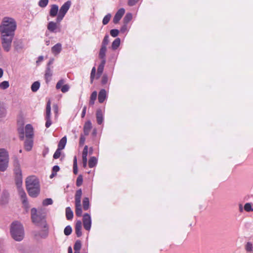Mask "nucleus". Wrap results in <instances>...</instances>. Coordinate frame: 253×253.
I'll use <instances>...</instances> for the list:
<instances>
[{
  "mask_svg": "<svg viewBox=\"0 0 253 253\" xmlns=\"http://www.w3.org/2000/svg\"><path fill=\"white\" fill-rule=\"evenodd\" d=\"M26 190L29 196L37 197L40 192V185L39 179L35 175L27 177L25 181Z\"/></svg>",
  "mask_w": 253,
  "mask_h": 253,
  "instance_id": "obj_1",
  "label": "nucleus"
},
{
  "mask_svg": "<svg viewBox=\"0 0 253 253\" xmlns=\"http://www.w3.org/2000/svg\"><path fill=\"white\" fill-rule=\"evenodd\" d=\"M16 28V23L13 18L4 17L0 26V31L1 34H14Z\"/></svg>",
  "mask_w": 253,
  "mask_h": 253,
  "instance_id": "obj_2",
  "label": "nucleus"
},
{
  "mask_svg": "<svg viewBox=\"0 0 253 253\" xmlns=\"http://www.w3.org/2000/svg\"><path fill=\"white\" fill-rule=\"evenodd\" d=\"M10 232L12 238L16 241H20L24 237V229L22 224L15 221L11 224Z\"/></svg>",
  "mask_w": 253,
  "mask_h": 253,
  "instance_id": "obj_3",
  "label": "nucleus"
},
{
  "mask_svg": "<svg viewBox=\"0 0 253 253\" xmlns=\"http://www.w3.org/2000/svg\"><path fill=\"white\" fill-rule=\"evenodd\" d=\"M36 209L33 208L31 209V218L33 223L45 229L46 235L47 234V226L44 216L39 215L37 213Z\"/></svg>",
  "mask_w": 253,
  "mask_h": 253,
  "instance_id": "obj_4",
  "label": "nucleus"
},
{
  "mask_svg": "<svg viewBox=\"0 0 253 253\" xmlns=\"http://www.w3.org/2000/svg\"><path fill=\"white\" fill-rule=\"evenodd\" d=\"M9 155L5 149H0V170L4 171L8 167Z\"/></svg>",
  "mask_w": 253,
  "mask_h": 253,
  "instance_id": "obj_5",
  "label": "nucleus"
},
{
  "mask_svg": "<svg viewBox=\"0 0 253 253\" xmlns=\"http://www.w3.org/2000/svg\"><path fill=\"white\" fill-rule=\"evenodd\" d=\"M14 171L16 177L17 179V184L21 186L22 183V171L20 168V165L19 160L16 157H13Z\"/></svg>",
  "mask_w": 253,
  "mask_h": 253,
  "instance_id": "obj_6",
  "label": "nucleus"
},
{
  "mask_svg": "<svg viewBox=\"0 0 253 253\" xmlns=\"http://www.w3.org/2000/svg\"><path fill=\"white\" fill-rule=\"evenodd\" d=\"M82 191L81 189L78 190L75 194V213L77 216L81 217L82 215V210L81 206V197Z\"/></svg>",
  "mask_w": 253,
  "mask_h": 253,
  "instance_id": "obj_7",
  "label": "nucleus"
},
{
  "mask_svg": "<svg viewBox=\"0 0 253 253\" xmlns=\"http://www.w3.org/2000/svg\"><path fill=\"white\" fill-rule=\"evenodd\" d=\"M14 34H1L2 45L4 50L7 52L10 49L12 41Z\"/></svg>",
  "mask_w": 253,
  "mask_h": 253,
  "instance_id": "obj_8",
  "label": "nucleus"
},
{
  "mask_svg": "<svg viewBox=\"0 0 253 253\" xmlns=\"http://www.w3.org/2000/svg\"><path fill=\"white\" fill-rule=\"evenodd\" d=\"M71 5V1L68 0L66 1L65 3H64L63 4V5L60 7L59 10L58 14L57 15V17L56 19L57 22L60 23L62 20L65 14H66L68 10L70 8Z\"/></svg>",
  "mask_w": 253,
  "mask_h": 253,
  "instance_id": "obj_9",
  "label": "nucleus"
},
{
  "mask_svg": "<svg viewBox=\"0 0 253 253\" xmlns=\"http://www.w3.org/2000/svg\"><path fill=\"white\" fill-rule=\"evenodd\" d=\"M83 221L84 228L89 231L91 225V217L89 214L88 213L84 214L83 216Z\"/></svg>",
  "mask_w": 253,
  "mask_h": 253,
  "instance_id": "obj_10",
  "label": "nucleus"
},
{
  "mask_svg": "<svg viewBox=\"0 0 253 253\" xmlns=\"http://www.w3.org/2000/svg\"><path fill=\"white\" fill-rule=\"evenodd\" d=\"M47 28L50 32L52 33L56 32L58 29V31H60L59 23L53 21L49 22L48 23Z\"/></svg>",
  "mask_w": 253,
  "mask_h": 253,
  "instance_id": "obj_11",
  "label": "nucleus"
},
{
  "mask_svg": "<svg viewBox=\"0 0 253 253\" xmlns=\"http://www.w3.org/2000/svg\"><path fill=\"white\" fill-rule=\"evenodd\" d=\"M18 193L22 201V203L26 208H28V203L27 196L24 190L20 187L18 188Z\"/></svg>",
  "mask_w": 253,
  "mask_h": 253,
  "instance_id": "obj_12",
  "label": "nucleus"
},
{
  "mask_svg": "<svg viewBox=\"0 0 253 253\" xmlns=\"http://www.w3.org/2000/svg\"><path fill=\"white\" fill-rule=\"evenodd\" d=\"M125 10L124 8H122L118 10L113 18V22L117 24L121 20L124 14H125Z\"/></svg>",
  "mask_w": 253,
  "mask_h": 253,
  "instance_id": "obj_13",
  "label": "nucleus"
},
{
  "mask_svg": "<svg viewBox=\"0 0 253 253\" xmlns=\"http://www.w3.org/2000/svg\"><path fill=\"white\" fill-rule=\"evenodd\" d=\"M33 128L31 125H27L25 126V135L27 138H31L33 136Z\"/></svg>",
  "mask_w": 253,
  "mask_h": 253,
  "instance_id": "obj_14",
  "label": "nucleus"
},
{
  "mask_svg": "<svg viewBox=\"0 0 253 253\" xmlns=\"http://www.w3.org/2000/svg\"><path fill=\"white\" fill-rule=\"evenodd\" d=\"M82 223L81 221H77L75 225V232L78 237H81L82 235Z\"/></svg>",
  "mask_w": 253,
  "mask_h": 253,
  "instance_id": "obj_15",
  "label": "nucleus"
},
{
  "mask_svg": "<svg viewBox=\"0 0 253 253\" xmlns=\"http://www.w3.org/2000/svg\"><path fill=\"white\" fill-rule=\"evenodd\" d=\"M107 98V92L104 89H102L99 92L98 99L100 103H102Z\"/></svg>",
  "mask_w": 253,
  "mask_h": 253,
  "instance_id": "obj_16",
  "label": "nucleus"
},
{
  "mask_svg": "<svg viewBox=\"0 0 253 253\" xmlns=\"http://www.w3.org/2000/svg\"><path fill=\"white\" fill-rule=\"evenodd\" d=\"M59 10L58 6L56 4H52L49 10V15L52 17H54L58 15Z\"/></svg>",
  "mask_w": 253,
  "mask_h": 253,
  "instance_id": "obj_17",
  "label": "nucleus"
},
{
  "mask_svg": "<svg viewBox=\"0 0 253 253\" xmlns=\"http://www.w3.org/2000/svg\"><path fill=\"white\" fill-rule=\"evenodd\" d=\"M62 50V45L60 43H57L51 48V51L54 55H58Z\"/></svg>",
  "mask_w": 253,
  "mask_h": 253,
  "instance_id": "obj_18",
  "label": "nucleus"
},
{
  "mask_svg": "<svg viewBox=\"0 0 253 253\" xmlns=\"http://www.w3.org/2000/svg\"><path fill=\"white\" fill-rule=\"evenodd\" d=\"M92 128V124L90 121H88L85 123L84 126V135H88Z\"/></svg>",
  "mask_w": 253,
  "mask_h": 253,
  "instance_id": "obj_19",
  "label": "nucleus"
},
{
  "mask_svg": "<svg viewBox=\"0 0 253 253\" xmlns=\"http://www.w3.org/2000/svg\"><path fill=\"white\" fill-rule=\"evenodd\" d=\"M33 146V141L31 139H27L24 142V148L27 151L32 150Z\"/></svg>",
  "mask_w": 253,
  "mask_h": 253,
  "instance_id": "obj_20",
  "label": "nucleus"
},
{
  "mask_svg": "<svg viewBox=\"0 0 253 253\" xmlns=\"http://www.w3.org/2000/svg\"><path fill=\"white\" fill-rule=\"evenodd\" d=\"M105 63L106 60H103L101 61V63L99 64L97 69V78H99L102 73H103Z\"/></svg>",
  "mask_w": 253,
  "mask_h": 253,
  "instance_id": "obj_21",
  "label": "nucleus"
},
{
  "mask_svg": "<svg viewBox=\"0 0 253 253\" xmlns=\"http://www.w3.org/2000/svg\"><path fill=\"white\" fill-rule=\"evenodd\" d=\"M96 120L98 125H101L103 122V117L102 111L98 110L96 112Z\"/></svg>",
  "mask_w": 253,
  "mask_h": 253,
  "instance_id": "obj_22",
  "label": "nucleus"
},
{
  "mask_svg": "<svg viewBox=\"0 0 253 253\" xmlns=\"http://www.w3.org/2000/svg\"><path fill=\"white\" fill-rule=\"evenodd\" d=\"M67 143V137L66 136H64L62 138V139L60 140L58 144V148L59 149L63 150L64 149L65 145Z\"/></svg>",
  "mask_w": 253,
  "mask_h": 253,
  "instance_id": "obj_23",
  "label": "nucleus"
},
{
  "mask_svg": "<svg viewBox=\"0 0 253 253\" xmlns=\"http://www.w3.org/2000/svg\"><path fill=\"white\" fill-rule=\"evenodd\" d=\"M52 75V73L51 70H50V68L48 67L46 68V70L45 71V73L44 75V78L46 82V83H48L51 79V77Z\"/></svg>",
  "mask_w": 253,
  "mask_h": 253,
  "instance_id": "obj_24",
  "label": "nucleus"
},
{
  "mask_svg": "<svg viewBox=\"0 0 253 253\" xmlns=\"http://www.w3.org/2000/svg\"><path fill=\"white\" fill-rule=\"evenodd\" d=\"M97 91H94L93 92H92V93L91 94L89 101V106H92L94 105L95 101L96 100V98H97Z\"/></svg>",
  "mask_w": 253,
  "mask_h": 253,
  "instance_id": "obj_25",
  "label": "nucleus"
},
{
  "mask_svg": "<svg viewBox=\"0 0 253 253\" xmlns=\"http://www.w3.org/2000/svg\"><path fill=\"white\" fill-rule=\"evenodd\" d=\"M66 217L67 220H71L73 217V212L70 207L66 209Z\"/></svg>",
  "mask_w": 253,
  "mask_h": 253,
  "instance_id": "obj_26",
  "label": "nucleus"
},
{
  "mask_svg": "<svg viewBox=\"0 0 253 253\" xmlns=\"http://www.w3.org/2000/svg\"><path fill=\"white\" fill-rule=\"evenodd\" d=\"M107 48L101 46L99 53V57L102 60H105L106 52Z\"/></svg>",
  "mask_w": 253,
  "mask_h": 253,
  "instance_id": "obj_27",
  "label": "nucleus"
},
{
  "mask_svg": "<svg viewBox=\"0 0 253 253\" xmlns=\"http://www.w3.org/2000/svg\"><path fill=\"white\" fill-rule=\"evenodd\" d=\"M50 105H51V102H50V100H49L47 101V104H46V116H45V118H50V117H51V107H50Z\"/></svg>",
  "mask_w": 253,
  "mask_h": 253,
  "instance_id": "obj_28",
  "label": "nucleus"
},
{
  "mask_svg": "<svg viewBox=\"0 0 253 253\" xmlns=\"http://www.w3.org/2000/svg\"><path fill=\"white\" fill-rule=\"evenodd\" d=\"M97 160L95 157H91L88 161V166L92 168L94 167L97 164Z\"/></svg>",
  "mask_w": 253,
  "mask_h": 253,
  "instance_id": "obj_29",
  "label": "nucleus"
},
{
  "mask_svg": "<svg viewBox=\"0 0 253 253\" xmlns=\"http://www.w3.org/2000/svg\"><path fill=\"white\" fill-rule=\"evenodd\" d=\"M83 209L84 210L86 211L89 208V199L87 197L84 198L83 201Z\"/></svg>",
  "mask_w": 253,
  "mask_h": 253,
  "instance_id": "obj_30",
  "label": "nucleus"
},
{
  "mask_svg": "<svg viewBox=\"0 0 253 253\" xmlns=\"http://www.w3.org/2000/svg\"><path fill=\"white\" fill-rule=\"evenodd\" d=\"M121 40L120 38L116 39L112 44V48L116 49L120 45Z\"/></svg>",
  "mask_w": 253,
  "mask_h": 253,
  "instance_id": "obj_31",
  "label": "nucleus"
},
{
  "mask_svg": "<svg viewBox=\"0 0 253 253\" xmlns=\"http://www.w3.org/2000/svg\"><path fill=\"white\" fill-rule=\"evenodd\" d=\"M78 172V164H77V158L75 156L73 160V173L75 174H77Z\"/></svg>",
  "mask_w": 253,
  "mask_h": 253,
  "instance_id": "obj_32",
  "label": "nucleus"
},
{
  "mask_svg": "<svg viewBox=\"0 0 253 253\" xmlns=\"http://www.w3.org/2000/svg\"><path fill=\"white\" fill-rule=\"evenodd\" d=\"M82 248V242L80 240H77L74 246V251H80Z\"/></svg>",
  "mask_w": 253,
  "mask_h": 253,
  "instance_id": "obj_33",
  "label": "nucleus"
},
{
  "mask_svg": "<svg viewBox=\"0 0 253 253\" xmlns=\"http://www.w3.org/2000/svg\"><path fill=\"white\" fill-rule=\"evenodd\" d=\"M40 86V83L39 82H35L32 84L31 89L33 92H36L39 89Z\"/></svg>",
  "mask_w": 253,
  "mask_h": 253,
  "instance_id": "obj_34",
  "label": "nucleus"
},
{
  "mask_svg": "<svg viewBox=\"0 0 253 253\" xmlns=\"http://www.w3.org/2000/svg\"><path fill=\"white\" fill-rule=\"evenodd\" d=\"M132 18V15L130 13H127L124 18V22L125 24H127L131 21Z\"/></svg>",
  "mask_w": 253,
  "mask_h": 253,
  "instance_id": "obj_35",
  "label": "nucleus"
},
{
  "mask_svg": "<svg viewBox=\"0 0 253 253\" xmlns=\"http://www.w3.org/2000/svg\"><path fill=\"white\" fill-rule=\"evenodd\" d=\"M72 229L71 226L70 225L67 226L64 230V233L66 236L70 235L72 233Z\"/></svg>",
  "mask_w": 253,
  "mask_h": 253,
  "instance_id": "obj_36",
  "label": "nucleus"
},
{
  "mask_svg": "<svg viewBox=\"0 0 253 253\" xmlns=\"http://www.w3.org/2000/svg\"><path fill=\"white\" fill-rule=\"evenodd\" d=\"M111 17V15L110 14H108L105 16L102 20V23L103 25H105L107 24L109 21L110 20Z\"/></svg>",
  "mask_w": 253,
  "mask_h": 253,
  "instance_id": "obj_37",
  "label": "nucleus"
},
{
  "mask_svg": "<svg viewBox=\"0 0 253 253\" xmlns=\"http://www.w3.org/2000/svg\"><path fill=\"white\" fill-rule=\"evenodd\" d=\"M253 244L252 243L247 242L245 245V250L247 252L251 253L253 252Z\"/></svg>",
  "mask_w": 253,
  "mask_h": 253,
  "instance_id": "obj_38",
  "label": "nucleus"
},
{
  "mask_svg": "<svg viewBox=\"0 0 253 253\" xmlns=\"http://www.w3.org/2000/svg\"><path fill=\"white\" fill-rule=\"evenodd\" d=\"M88 153V146L85 145L84 147L82 152V159H87V156Z\"/></svg>",
  "mask_w": 253,
  "mask_h": 253,
  "instance_id": "obj_39",
  "label": "nucleus"
},
{
  "mask_svg": "<svg viewBox=\"0 0 253 253\" xmlns=\"http://www.w3.org/2000/svg\"><path fill=\"white\" fill-rule=\"evenodd\" d=\"M83 177L82 175L80 174L77 177V181H76V185L78 187L81 186L83 184Z\"/></svg>",
  "mask_w": 253,
  "mask_h": 253,
  "instance_id": "obj_40",
  "label": "nucleus"
},
{
  "mask_svg": "<svg viewBox=\"0 0 253 253\" xmlns=\"http://www.w3.org/2000/svg\"><path fill=\"white\" fill-rule=\"evenodd\" d=\"M109 43V36L106 35L103 40L101 46L106 47L107 45Z\"/></svg>",
  "mask_w": 253,
  "mask_h": 253,
  "instance_id": "obj_41",
  "label": "nucleus"
},
{
  "mask_svg": "<svg viewBox=\"0 0 253 253\" xmlns=\"http://www.w3.org/2000/svg\"><path fill=\"white\" fill-rule=\"evenodd\" d=\"M244 210L247 212L253 211V209L252 207L251 204L249 203H246L244 206Z\"/></svg>",
  "mask_w": 253,
  "mask_h": 253,
  "instance_id": "obj_42",
  "label": "nucleus"
},
{
  "mask_svg": "<svg viewBox=\"0 0 253 253\" xmlns=\"http://www.w3.org/2000/svg\"><path fill=\"white\" fill-rule=\"evenodd\" d=\"M9 86V84L7 81H3L0 84V88L2 89H6Z\"/></svg>",
  "mask_w": 253,
  "mask_h": 253,
  "instance_id": "obj_43",
  "label": "nucleus"
},
{
  "mask_svg": "<svg viewBox=\"0 0 253 253\" xmlns=\"http://www.w3.org/2000/svg\"><path fill=\"white\" fill-rule=\"evenodd\" d=\"M48 0H40L39 2V5L41 7H45L48 4Z\"/></svg>",
  "mask_w": 253,
  "mask_h": 253,
  "instance_id": "obj_44",
  "label": "nucleus"
},
{
  "mask_svg": "<svg viewBox=\"0 0 253 253\" xmlns=\"http://www.w3.org/2000/svg\"><path fill=\"white\" fill-rule=\"evenodd\" d=\"M61 151L62 150L61 149H59L58 148L57 149L53 156L54 159H58L60 157L61 155Z\"/></svg>",
  "mask_w": 253,
  "mask_h": 253,
  "instance_id": "obj_45",
  "label": "nucleus"
},
{
  "mask_svg": "<svg viewBox=\"0 0 253 253\" xmlns=\"http://www.w3.org/2000/svg\"><path fill=\"white\" fill-rule=\"evenodd\" d=\"M64 83H65V81L63 79H61L60 80H59L56 85V89H61V88L62 87V86L64 85Z\"/></svg>",
  "mask_w": 253,
  "mask_h": 253,
  "instance_id": "obj_46",
  "label": "nucleus"
},
{
  "mask_svg": "<svg viewBox=\"0 0 253 253\" xmlns=\"http://www.w3.org/2000/svg\"><path fill=\"white\" fill-rule=\"evenodd\" d=\"M95 73H96V69H95V67H94L92 68V69L91 70V74H90V82L91 83H92L93 80L95 78Z\"/></svg>",
  "mask_w": 253,
  "mask_h": 253,
  "instance_id": "obj_47",
  "label": "nucleus"
},
{
  "mask_svg": "<svg viewBox=\"0 0 253 253\" xmlns=\"http://www.w3.org/2000/svg\"><path fill=\"white\" fill-rule=\"evenodd\" d=\"M53 203L52 200L50 198H47L43 201V205L44 206H48L51 205Z\"/></svg>",
  "mask_w": 253,
  "mask_h": 253,
  "instance_id": "obj_48",
  "label": "nucleus"
},
{
  "mask_svg": "<svg viewBox=\"0 0 253 253\" xmlns=\"http://www.w3.org/2000/svg\"><path fill=\"white\" fill-rule=\"evenodd\" d=\"M119 31L117 29H113L110 31V35L113 37H117L119 35Z\"/></svg>",
  "mask_w": 253,
  "mask_h": 253,
  "instance_id": "obj_49",
  "label": "nucleus"
},
{
  "mask_svg": "<svg viewBox=\"0 0 253 253\" xmlns=\"http://www.w3.org/2000/svg\"><path fill=\"white\" fill-rule=\"evenodd\" d=\"M69 86L68 84H64L63 85L62 87L61 88V91L63 92V93H65L66 92H67L69 89Z\"/></svg>",
  "mask_w": 253,
  "mask_h": 253,
  "instance_id": "obj_50",
  "label": "nucleus"
},
{
  "mask_svg": "<svg viewBox=\"0 0 253 253\" xmlns=\"http://www.w3.org/2000/svg\"><path fill=\"white\" fill-rule=\"evenodd\" d=\"M108 81V76L106 75H104L102 76V79H101V83L102 84H105L107 83Z\"/></svg>",
  "mask_w": 253,
  "mask_h": 253,
  "instance_id": "obj_51",
  "label": "nucleus"
},
{
  "mask_svg": "<svg viewBox=\"0 0 253 253\" xmlns=\"http://www.w3.org/2000/svg\"><path fill=\"white\" fill-rule=\"evenodd\" d=\"M139 0H128V5L132 6L135 5Z\"/></svg>",
  "mask_w": 253,
  "mask_h": 253,
  "instance_id": "obj_52",
  "label": "nucleus"
},
{
  "mask_svg": "<svg viewBox=\"0 0 253 253\" xmlns=\"http://www.w3.org/2000/svg\"><path fill=\"white\" fill-rule=\"evenodd\" d=\"M46 120V123H45V126L48 128L51 125V121L50 119V118H45Z\"/></svg>",
  "mask_w": 253,
  "mask_h": 253,
  "instance_id": "obj_53",
  "label": "nucleus"
},
{
  "mask_svg": "<svg viewBox=\"0 0 253 253\" xmlns=\"http://www.w3.org/2000/svg\"><path fill=\"white\" fill-rule=\"evenodd\" d=\"M85 140V138L84 136L81 135L80 137V142H79L80 145H83L84 143Z\"/></svg>",
  "mask_w": 253,
  "mask_h": 253,
  "instance_id": "obj_54",
  "label": "nucleus"
},
{
  "mask_svg": "<svg viewBox=\"0 0 253 253\" xmlns=\"http://www.w3.org/2000/svg\"><path fill=\"white\" fill-rule=\"evenodd\" d=\"M19 132L20 133V137L21 139H23L24 137V129L22 128L21 129H19Z\"/></svg>",
  "mask_w": 253,
  "mask_h": 253,
  "instance_id": "obj_55",
  "label": "nucleus"
},
{
  "mask_svg": "<svg viewBox=\"0 0 253 253\" xmlns=\"http://www.w3.org/2000/svg\"><path fill=\"white\" fill-rule=\"evenodd\" d=\"M59 169L60 168L58 166H54L52 168V172L56 174L57 172H58Z\"/></svg>",
  "mask_w": 253,
  "mask_h": 253,
  "instance_id": "obj_56",
  "label": "nucleus"
},
{
  "mask_svg": "<svg viewBox=\"0 0 253 253\" xmlns=\"http://www.w3.org/2000/svg\"><path fill=\"white\" fill-rule=\"evenodd\" d=\"M86 107L84 106L81 114L82 118H84L86 114Z\"/></svg>",
  "mask_w": 253,
  "mask_h": 253,
  "instance_id": "obj_57",
  "label": "nucleus"
},
{
  "mask_svg": "<svg viewBox=\"0 0 253 253\" xmlns=\"http://www.w3.org/2000/svg\"><path fill=\"white\" fill-rule=\"evenodd\" d=\"M83 165L84 168H86L87 166V159H83Z\"/></svg>",
  "mask_w": 253,
  "mask_h": 253,
  "instance_id": "obj_58",
  "label": "nucleus"
},
{
  "mask_svg": "<svg viewBox=\"0 0 253 253\" xmlns=\"http://www.w3.org/2000/svg\"><path fill=\"white\" fill-rule=\"evenodd\" d=\"M53 109L55 113H57L58 112V106L57 105H54L53 106Z\"/></svg>",
  "mask_w": 253,
  "mask_h": 253,
  "instance_id": "obj_59",
  "label": "nucleus"
},
{
  "mask_svg": "<svg viewBox=\"0 0 253 253\" xmlns=\"http://www.w3.org/2000/svg\"><path fill=\"white\" fill-rule=\"evenodd\" d=\"M68 253H73L72 249L71 247H69L68 249Z\"/></svg>",
  "mask_w": 253,
  "mask_h": 253,
  "instance_id": "obj_60",
  "label": "nucleus"
},
{
  "mask_svg": "<svg viewBox=\"0 0 253 253\" xmlns=\"http://www.w3.org/2000/svg\"><path fill=\"white\" fill-rule=\"evenodd\" d=\"M56 175V174L53 172L52 171V173L50 175V178H53V177H54L55 175Z\"/></svg>",
  "mask_w": 253,
  "mask_h": 253,
  "instance_id": "obj_61",
  "label": "nucleus"
},
{
  "mask_svg": "<svg viewBox=\"0 0 253 253\" xmlns=\"http://www.w3.org/2000/svg\"><path fill=\"white\" fill-rule=\"evenodd\" d=\"M3 75V70L2 69L0 68V78Z\"/></svg>",
  "mask_w": 253,
  "mask_h": 253,
  "instance_id": "obj_62",
  "label": "nucleus"
},
{
  "mask_svg": "<svg viewBox=\"0 0 253 253\" xmlns=\"http://www.w3.org/2000/svg\"><path fill=\"white\" fill-rule=\"evenodd\" d=\"M126 26H124L123 27H122V28L121 29V31H124L126 30Z\"/></svg>",
  "mask_w": 253,
  "mask_h": 253,
  "instance_id": "obj_63",
  "label": "nucleus"
},
{
  "mask_svg": "<svg viewBox=\"0 0 253 253\" xmlns=\"http://www.w3.org/2000/svg\"><path fill=\"white\" fill-rule=\"evenodd\" d=\"M74 253H80V251H74Z\"/></svg>",
  "mask_w": 253,
  "mask_h": 253,
  "instance_id": "obj_64",
  "label": "nucleus"
}]
</instances>
